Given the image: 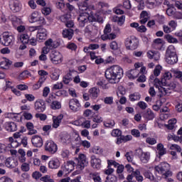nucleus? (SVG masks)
I'll use <instances>...</instances> for the list:
<instances>
[{
	"label": "nucleus",
	"instance_id": "obj_1",
	"mask_svg": "<svg viewBox=\"0 0 182 182\" xmlns=\"http://www.w3.org/2000/svg\"><path fill=\"white\" fill-rule=\"evenodd\" d=\"M105 77L111 83H119L123 77V69L119 65H113L105 71Z\"/></svg>",
	"mask_w": 182,
	"mask_h": 182
},
{
	"label": "nucleus",
	"instance_id": "obj_2",
	"mask_svg": "<svg viewBox=\"0 0 182 182\" xmlns=\"http://www.w3.org/2000/svg\"><path fill=\"white\" fill-rule=\"evenodd\" d=\"M68 164L76 166L80 170H83L89 164V161L86 159V155L81 154L77 158H75L74 161H69Z\"/></svg>",
	"mask_w": 182,
	"mask_h": 182
},
{
	"label": "nucleus",
	"instance_id": "obj_3",
	"mask_svg": "<svg viewBox=\"0 0 182 182\" xmlns=\"http://www.w3.org/2000/svg\"><path fill=\"white\" fill-rule=\"evenodd\" d=\"M0 43L4 46H12L15 43V37L9 32H4L0 37Z\"/></svg>",
	"mask_w": 182,
	"mask_h": 182
},
{
	"label": "nucleus",
	"instance_id": "obj_4",
	"mask_svg": "<svg viewBox=\"0 0 182 182\" xmlns=\"http://www.w3.org/2000/svg\"><path fill=\"white\" fill-rule=\"evenodd\" d=\"M38 74L41 76L37 83L33 85V89L35 90H38V89H41L42 87V85H43L44 82H46L47 76L49 73L44 70H40L38 71Z\"/></svg>",
	"mask_w": 182,
	"mask_h": 182
},
{
	"label": "nucleus",
	"instance_id": "obj_5",
	"mask_svg": "<svg viewBox=\"0 0 182 182\" xmlns=\"http://www.w3.org/2000/svg\"><path fill=\"white\" fill-rule=\"evenodd\" d=\"M50 60L54 65H59L63 62V56L60 52L53 50L50 54Z\"/></svg>",
	"mask_w": 182,
	"mask_h": 182
},
{
	"label": "nucleus",
	"instance_id": "obj_6",
	"mask_svg": "<svg viewBox=\"0 0 182 182\" xmlns=\"http://www.w3.org/2000/svg\"><path fill=\"white\" fill-rule=\"evenodd\" d=\"M125 46L129 50H134L139 47V40L127 38L125 41Z\"/></svg>",
	"mask_w": 182,
	"mask_h": 182
},
{
	"label": "nucleus",
	"instance_id": "obj_7",
	"mask_svg": "<svg viewBox=\"0 0 182 182\" xmlns=\"http://www.w3.org/2000/svg\"><path fill=\"white\" fill-rule=\"evenodd\" d=\"M136 155L140 156L139 159L141 163H144V164L149 163V160H150V152H143L141 149H137L136 151Z\"/></svg>",
	"mask_w": 182,
	"mask_h": 182
},
{
	"label": "nucleus",
	"instance_id": "obj_8",
	"mask_svg": "<svg viewBox=\"0 0 182 182\" xmlns=\"http://www.w3.org/2000/svg\"><path fill=\"white\" fill-rule=\"evenodd\" d=\"M9 8L14 14H16V12H19L21 11V9H22V4H21L20 1L11 0L9 3Z\"/></svg>",
	"mask_w": 182,
	"mask_h": 182
},
{
	"label": "nucleus",
	"instance_id": "obj_9",
	"mask_svg": "<svg viewBox=\"0 0 182 182\" xmlns=\"http://www.w3.org/2000/svg\"><path fill=\"white\" fill-rule=\"evenodd\" d=\"M79 26L85 28V25L89 22V14L84 12L80 14L77 17Z\"/></svg>",
	"mask_w": 182,
	"mask_h": 182
},
{
	"label": "nucleus",
	"instance_id": "obj_10",
	"mask_svg": "<svg viewBox=\"0 0 182 182\" xmlns=\"http://www.w3.org/2000/svg\"><path fill=\"white\" fill-rule=\"evenodd\" d=\"M69 107L72 112H76L80 110L82 105L76 98L71 99L69 102Z\"/></svg>",
	"mask_w": 182,
	"mask_h": 182
},
{
	"label": "nucleus",
	"instance_id": "obj_11",
	"mask_svg": "<svg viewBox=\"0 0 182 182\" xmlns=\"http://www.w3.org/2000/svg\"><path fill=\"white\" fill-rule=\"evenodd\" d=\"M45 150L51 154H55V153L58 151V145L52 141H47L46 143Z\"/></svg>",
	"mask_w": 182,
	"mask_h": 182
},
{
	"label": "nucleus",
	"instance_id": "obj_12",
	"mask_svg": "<svg viewBox=\"0 0 182 182\" xmlns=\"http://www.w3.org/2000/svg\"><path fill=\"white\" fill-rule=\"evenodd\" d=\"M152 48L156 50H164L166 49V47L164 46V41L161 38H156L154 40Z\"/></svg>",
	"mask_w": 182,
	"mask_h": 182
},
{
	"label": "nucleus",
	"instance_id": "obj_13",
	"mask_svg": "<svg viewBox=\"0 0 182 182\" xmlns=\"http://www.w3.org/2000/svg\"><path fill=\"white\" fill-rule=\"evenodd\" d=\"M88 21L90 22H98V23H103V18L99 14H95L91 11L88 14Z\"/></svg>",
	"mask_w": 182,
	"mask_h": 182
},
{
	"label": "nucleus",
	"instance_id": "obj_14",
	"mask_svg": "<svg viewBox=\"0 0 182 182\" xmlns=\"http://www.w3.org/2000/svg\"><path fill=\"white\" fill-rule=\"evenodd\" d=\"M34 109L38 113H43L45 110H46V104L45 101L40 100L39 101H36L34 104Z\"/></svg>",
	"mask_w": 182,
	"mask_h": 182
},
{
	"label": "nucleus",
	"instance_id": "obj_15",
	"mask_svg": "<svg viewBox=\"0 0 182 182\" xmlns=\"http://www.w3.org/2000/svg\"><path fill=\"white\" fill-rule=\"evenodd\" d=\"M77 71L75 70H70L68 73L63 77V82L64 85H69L72 82L73 75H76Z\"/></svg>",
	"mask_w": 182,
	"mask_h": 182
},
{
	"label": "nucleus",
	"instance_id": "obj_16",
	"mask_svg": "<svg viewBox=\"0 0 182 182\" xmlns=\"http://www.w3.org/2000/svg\"><path fill=\"white\" fill-rule=\"evenodd\" d=\"M155 170L158 173L163 174V173H166L168 170H170V164L166 162H161L158 166H155Z\"/></svg>",
	"mask_w": 182,
	"mask_h": 182
},
{
	"label": "nucleus",
	"instance_id": "obj_17",
	"mask_svg": "<svg viewBox=\"0 0 182 182\" xmlns=\"http://www.w3.org/2000/svg\"><path fill=\"white\" fill-rule=\"evenodd\" d=\"M31 143L34 147H38L41 149L43 146V139L39 135H34L32 136Z\"/></svg>",
	"mask_w": 182,
	"mask_h": 182
},
{
	"label": "nucleus",
	"instance_id": "obj_18",
	"mask_svg": "<svg viewBox=\"0 0 182 182\" xmlns=\"http://www.w3.org/2000/svg\"><path fill=\"white\" fill-rule=\"evenodd\" d=\"M4 161L8 168H15L18 166V160L14 157H9Z\"/></svg>",
	"mask_w": 182,
	"mask_h": 182
},
{
	"label": "nucleus",
	"instance_id": "obj_19",
	"mask_svg": "<svg viewBox=\"0 0 182 182\" xmlns=\"http://www.w3.org/2000/svg\"><path fill=\"white\" fill-rule=\"evenodd\" d=\"M90 164L91 166L94 168H96L97 170H100V168L102 167V160H100V159L96 158L95 156H92Z\"/></svg>",
	"mask_w": 182,
	"mask_h": 182
},
{
	"label": "nucleus",
	"instance_id": "obj_20",
	"mask_svg": "<svg viewBox=\"0 0 182 182\" xmlns=\"http://www.w3.org/2000/svg\"><path fill=\"white\" fill-rule=\"evenodd\" d=\"M31 21L32 23L38 22L39 25H44L45 23V18L39 16L35 12L31 14Z\"/></svg>",
	"mask_w": 182,
	"mask_h": 182
},
{
	"label": "nucleus",
	"instance_id": "obj_21",
	"mask_svg": "<svg viewBox=\"0 0 182 182\" xmlns=\"http://www.w3.org/2000/svg\"><path fill=\"white\" fill-rule=\"evenodd\" d=\"M88 93H90V99L92 100H96V98L99 97V95H100V90L96 87H94L89 90Z\"/></svg>",
	"mask_w": 182,
	"mask_h": 182
},
{
	"label": "nucleus",
	"instance_id": "obj_22",
	"mask_svg": "<svg viewBox=\"0 0 182 182\" xmlns=\"http://www.w3.org/2000/svg\"><path fill=\"white\" fill-rule=\"evenodd\" d=\"M60 45V44L59 43V42H58L57 41H53L52 38H49L45 42V46H47V48H49L50 50L56 49V48H58Z\"/></svg>",
	"mask_w": 182,
	"mask_h": 182
},
{
	"label": "nucleus",
	"instance_id": "obj_23",
	"mask_svg": "<svg viewBox=\"0 0 182 182\" xmlns=\"http://www.w3.org/2000/svg\"><path fill=\"white\" fill-rule=\"evenodd\" d=\"M125 21H126V16L123 15L119 17L117 16H114L112 18V22L117 23L118 26H123V25H124Z\"/></svg>",
	"mask_w": 182,
	"mask_h": 182
},
{
	"label": "nucleus",
	"instance_id": "obj_24",
	"mask_svg": "<svg viewBox=\"0 0 182 182\" xmlns=\"http://www.w3.org/2000/svg\"><path fill=\"white\" fill-rule=\"evenodd\" d=\"M142 116L144 117V119H146V120H153V119L156 117L154 112L150 108H148L146 111H144Z\"/></svg>",
	"mask_w": 182,
	"mask_h": 182
},
{
	"label": "nucleus",
	"instance_id": "obj_25",
	"mask_svg": "<svg viewBox=\"0 0 182 182\" xmlns=\"http://www.w3.org/2000/svg\"><path fill=\"white\" fill-rule=\"evenodd\" d=\"M6 130L7 132H16L18 130V125L16 123L11 122H6L5 124Z\"/></svg>",
	"mask_w": 182,
	"mask_h": 182
},
{
	"label": "nucleus",
	"instance_id": "obj_26",
	"mask_svg": "<svg viewBox=\"0 0 182 182\" xmlns=\"http://www.w3.org/2000/svg\"><path fill=\"white\" fill-rule=\"evenodd\" d=\"M26 127L28 131V136H32L33 134H36V133H38V131L35 129V126H33V123L31 122L26 123Z\"/></svg>",
	"mask_w": 182,
	"mask_h": 182
},
{
	"label": "nucleus",
	"instance_id": "obj_27",
	"mask_svg": "<svg viewBox=\"0 0 182 182\" xmlns=\"http://www.w3.org/2000/svg\"><path fill=\"white\" fill-rule=\"evenodd\" d=\"M9 18L11 22H12L13 26H14V28H16L18 25H22L23 23L22 20L15 15L10 16Z\"/></svg>",
	"mask_w": 182,
	"mask_h": 182
},
{
	"label": "nucleus",
	"instance_id": "obj_28",
	"mask_svg": "<svg viewBox=\"0 0 182 182\" xmlns=\"http://www.w3.org/2000/svg\"><path fill=\"white\" fill-rule=\"evenodd\" d=\"M63 119V114H60L58 117H53V127L54 129H58L60 123H62V119Z\"/></svg>",
	"mask_w": 182,
	"mask_h": 182
},
{
	"label": "nucleus",
	"instance_id": "obj_29",
	"mask_svg": "<svg viewBox=\"0 0 182 182\" xmlns=\"http://www.w3.org/2000/svg\"><path fill=\"white\" fill-rule=\"evenodd\" d=\"M74 31L72 28H65L63 31V37L70 41L73 38Z\"/></svg>",
	"mask_w": 182,
	"mask_h": 182
},
{
	"label": "nucleus",
	"instance_id": "obj_30",
	"mask_svg": "<svg viewBox=\"0 0 182 182\" xmlns=\"http://www.w3.org/2000/svg\"><path fill=\"white\" fill-rule=\"evenodd\" d=\"M173 77V75L170 72L165 73L161 77L162 86H167V80H170Z\"/></svg>",
	"mask_w": 182,
	"mask_h": 182
},
{
	"label": "nucleus",
	"instance_id": "obj_31",
	"mask_svg": "<svg viewBox=\"0 0 182 182\" xmlns=\"http://www.w3.org/2000/svg\"><path fill=\"white\" fill-rule=\"evenodd\" d=\"M166 60L168 65H174L175 63H177V62H178L177 54L166 56Z\"/></svg>",
	"mask_w": 182,
	"mask_h": 182
},
{
	"label": "nucleus",
	"instance_id": "obj_32",
	"mask_svg": "<svg viewBox=\"0 0 182 182\" xmlns=\"http://www.w3.org/2000/svg\"><path fill=\"white\" fill-rule=\"evenodd\" d=\"M46 36H48V33L46 30L42 27V28L38 31L37 37L40 41H45V39H46Z\"/></svg>",
	"mask_w": 182,
	"mask_h": 182
},
{
	"label": "nucleus",
	"instance_id": "obj_33",
	"mask_svg": "<svg viewBox=\"0 0 182 182\" xmlns=\"http://www.w3.org/2000/svg\"><path fill=\"white\" fill-rule=\"evenodd\" d=\"M156 149L160 157H161V156H164V154L167 153V151L166 150V148H164V145H163V144H158Z\"/></svg>",
	"mask_w": 182,
	"mask_h": 182
},
{
	"label": "nucleus",
	"instance_id": "obj_34",
	"mask_svg": "<svg viewBox=\"0 0 182 182\" xmlns=\"http://www.w3.org/2000/svg\"><path fill=\"white\" fill-rule=\"evenodd\" d=\"M18 39H20L23 45L29 43V36L27 33L20 35Z\"/></svg>",
	"mask_w": 182,
	"mask_h": 182
},
{
	"label": "nucleus",
	"instance_id": "obj_35",
	"mask_svg": "<svg viewBox=\"0 0 182 182\" xmlns=\"http://www.w3.org/2000/svg\"><path fill=\"white\" fill-rule=\"evenodd\" d=\"M129 79H136L139 76V70L136 69L131 70L127 75Z\"/></svg>",
	"mask_w": 182,
	"mask_h": 182
},
{
	"label": "nucleus",
	"instance_id": "obj_36",
	"mask_svg": "<svg viewBox=\"0 0 182 182\" xmlns=\"http://www.w3.org/2000/svg\"><path fill=\"white\" fill-rule=\"evenodd\" d=\"M156 89L159 90V96L160 97H163V96H166L168 93V89L166 87H161V85H159V87H156Z\"/></svg>",
	"mask_w": 182,
	"mask_h": 182
},
{
	"label": "nucleus",
	"instance_id": "obj_37",
	"mask_svg": "<svg viewBox=\"0 0 182 182\" xmlns=\"http://www.w3.org/2000/svg\"><path fill=\"white\" fill-rule=\"evenodd\" d=\"M172 55H177V54L176 53V48H174V46L171 45L166 49V57L171 56Z\"/></svg>",
	"mask_w": 182,
	"mask_h": 182
},
{
	"label": "nucleus",
	"instance_id": "obj_38",
	"mask_svg": "<svg viewBox=\"0 0 182 182\" xmlns=\"http://www.w3.org/2000/svg\"><path fill=\"white\" fill-rule=\"evenodd\" d=\"M171 73L173 75V77L178 79L182 83V72L178 70H171Z\"/></svg>",
	"mask_w": 182,
	"mask_h": 182
},
{
	"label": "nucleus",
	"instance_id": "obj_39",
	"mask_svg": "<svg viewBox=\"0 0 182 182\" xmlns=\"http://www.w3.org/2000/svg\"><path fill=\"white\" fill-rule=\"evenodd\" d=\"M164 39H166L168 43H178V40L170 34L165 35Z\"/></svg>",
	"mask_w": 182,
	"mask_h": 182
},
{
	"label": "nucleus",
	"instance_id": "obj_40",
	"mask_svg": "<svg viewBox=\"0 0 182 182\" xmlns=\"http://www.w3.org/2000/svg\"><path fill=\"white\" fill-rule=\"evenodd\" d=\"M134 177H135L136 181L143 182V176L141 175L139 169L135 170L132 172Z\"/></svg>",
	"mask_w": 182,
	"mask_h": 182
},
{
	"label": "nucleus",
	"instance_id": "obj_41",
	"mask_svg": "<svg viewBox=\"0 0 182 182\" xmlns=\"http://www.w3.org/2000/svg\"><path fill=\"white\" fill-rule=\"evenodd\" d=\"M60 166V164H59V161L58 159L50 161L48 163V167L50 168H58Z\"/></svg>",
	"mask_w": 182,
	"mask_h": 182
},
{
	"label": "nucleus",
	"instance_id": "obj_42",
	"mask_svg": "<svg viewBox=\"0 0 182 182\" xmlns=\"http://www.w3.org/2000/svg\"><path fill=\"white\" fill-rule=\"evenodd\" d=\"M130 102H136V100H139L141 95L139 92H134L133 94L129 95V96Z\"/></svg>",
	"mask_w": 182,
	"mask_h": 182
},
{
	"label": "nucleus",
	"instance_id": "obj_43",
	"mask_svg": "<svg viewBox=\"0 0 182 182\" xmlns=\"http://www.w3.org/2000/svg\"><path fill=\"white\" fill-rule=\"evenodd\" d=\"M114 124H116V122H114V120L113 119H107V121L104 122V126L109 129L114 127Z\"/></svg>",
	"mask_w": 182,
	"mask_h": 182
},
{
	"label": "nucleus",
	"instance_id": "obj_44",
	"mask_svg": "<svg viewBox=\"0 0 182 182\" xmlns=\"http://www.w3.org/2000/svg\"><path fill=\"white\" fill-rule=\"evenodd\" d=\"M60 107H62V105L59 101H53L50 105V108L53 109V110L59 109Z\"/></svg>",
	"mask_w": 182,
	"mask_h": 182
},
{
	"label": "nucleus",
	"instance_id": "obj_45",
	"mask_svg": "<svg viewBox=\"0 0 182 182\" xmlns=\"http://www.w3.org/2000/svg\"><path fill=\"white\" fill-rule=\"evenodd\" d=\"M144 176L146 178H149V180H151V181H154V175L151 173L149 171H145L144 172Z\"/></svg>",
	"mask_w": 182,
	"mask_h": 182
},
{
	"label": "nucleus",
	"instance_id": "obj_46",
	"mask_svg": "<svg viewBox=\"0 0 182 182\" xmlns=\"http://www.w3.org/2000/svg\"><path fill=\"white\" fill-rule=\"evenodd\" d=\"M114 172V169L110 168V161H108L107 169L105 171V174H107V176H110L111 174H113Z\"/></svg>",
	"mask_w": 182,
	"mask_h": 182
},
{
	"label": "nucleus",
	"instance_id": "obj_47",
	"mask_svg": "<svg viewBox=\"0 0 182 182\" xmlns=\"http://www.w3.org/2000/svg\"><path fill=\"white\" fill-rule=\"evenodd\" d=\"M70 19V14H63L60 16V20L61 21V22H63L64 23H66Z\"/></svg>",
	"mask_w": 182,
	"mask_h": 182
},
{
	"label": "nucleus",
	"instance_id": "obj_48",
	"mask_svg": "<svg viewBox=\"0 0 182 182\" xmlns=\"http://www.w3.org/2000/svg\"><path fill=\"white\" fill-rule=\"evenodd\" d=\"M111 134L113 137H120L122 136V130L119 129H113Z\"/></svg>",
	"mask_w": 182,
	"mask_h": 182
},
{
	"label": "nucleus",
	"instance_id": "obj_49",
	"mask_svg": "<svg viewBox=\"0 0 182 182\" xmlns=\"http://www.w3.org/2000/svg\"><path fill=\"white\" fill-rule=\"evenodd\" d=\"M23 117L26 120H32L33 119V115L26 111L23 112Z\"/></svg>",
	"mask_w": 182,
	"mask_h": 182
},
{
	"label": "nucleus",
	"instance_id": "obj_50",
	"mask_svg": "<svg viewBox=\"0 0 182 182\" xmlns=\"http://www.w3.org/2000/svg\"><path fill=\"white\" fill-rule=\"evenodd\" d=\"M35 117H36V119H40V120H41L42 122H45V120L48 119V116H46V114L37 113L36 114Z\"/></svg>",
	"mask_w": 182,
	"mask_h": 182
},
{
	"label": "nucleus",
	"instance_id": "obj_51",
	"mask_svg": "<svg viewBox=\"0 0 182 182\" xmlns=\"http://www.w3.org/2000/svg\"><path fill=\"white\" fill-rule=\"evenodd\" d=\"M41 181L43 182H55V181L50 178V176L46 175L40 178Z\"/></svg>",
	"mask_w": 182,
	"mask_h": 182
},
{
	"label": "nucleus",
	"instance_id": "obj_52",
	"mask_svg": "<svg viewBox=\"0 0 182 182\" xmlns=\"http://www.w3.org/2000/svg\"><path fill=\"white\" fill-rule=\"evenodd\" d=\"M105 182H117V178L116 176L110 175L109 176H107Z\"/></svg>",
	"mask_w": 182,
	"mask_h": 182
},
{
	"label": "nucleus",
	"instance_id": "obj_53",
	"mask_svg": "<svg viewBox=\"0 0 182 182\" xmlns=\"http://www.w3.org/2000/svg\"><path fill=\"white\" fill-rule=\"evenodd\" d=\"M66 48L67 49H70V50H76L77 46H76L75 43H68Z\"/></svg>",
	"mask_w": 182,
	"mask_h": 182
},
{
	"label": "nucleus",
	"instance_id": "obj_54",
	"mask_svg": "<svg viewBox=\"0 0 182 182\" xmlns=\"http://www.w3.org/2000/svg\"><path fill=\"white\" fill-rule=\"evenodd\" d=\"M146 143L150 144L151 146H153L154 144H156V143H157V140H156V139L154 138L147 137L146 139Z\"/></svg>",
	"mask_w": 182,
	"mask_h": 182
},
{
	"label": "nucleus",
	"instance_id": "obj_55",
	"mask_svg": "<svg viewBox=\"0 0 182 182\" xmlns=\"http://www.w3.org/2000/svg\"><path fill=\"white\" fill-rule=\"evenodd\" d=\"M110 49L112 50H117L119 49V45L117 44V42L112 41L109 44Z\"/></svg>",
	"mask_w": 182,
	"mask_h": 182
},
{
	"label": "nucleus",
	"instance_id": "obj_56",
	"mask_svg": "<svg viewBox=\"0 0 182 182\" xmlns=\"http://www.w3.org/2000/svg\"><path fill=\"white\" fill-rule=\"evenodd\" d=\"M41 12L43 15L48 16L52 12V10L49 7H43L41 9Z\"/></svg>",
	"mask_w": 182,
	"mask_h": 182
},
{
	"label": "nucleus",
	"instance_id": "obj_57",
	"mask_svg": "<svg viewBox=\"0 0 182 182\" xmlns=\"http://www.w3.org/2000/svg\"><path fill=\"white\" fill-rule=\"evenodd\" d=\"M137 106H139V107H140V109H141L142 110H146V109H147V103L143 101L139 102L137 103Z\"/></svg>",
	"mask_w": 182,
	"mask_h": 182
},
{
	"label": "nucleus",
	"instance_id": "obj_58",
	"mask_svg": "<svg viewBox=\"0 0 182 182\" xmlns=\"http://www.w3.org/2000/svg\"><path fill=\"white\" fill-rule=\"evenodd\" d=\"M104 103L105 105H113V97H106L104 99Z\"/></svg>",
	"mask_w": 182,
	"mask_h": 182
},
{
	"label": "nucleus",
	"instance_id": "obj_59",
	"mask_svg": "<svg viewBox=\"0 0 182 182\" xmlns=\"http://www.w3.org/2000/svg\"><path fill=\"white\" fill-rule=\"evenodd\" d=\"M93 153H95V154H103V149H100V147L99 146H95L93 149H92Z\"/></svg>",
	"mask_w": 182,
	"mask_h": 182
},
{
	"label": "nucleus",
	"instance_id": "obj_60",
	"mask_svg": "<svg viewBox=\"0 0 182 182\" xmlns=\"http://www.w3.org/2000/svg\"><path fill=\"white\" fill-rule=\"evenodd\" d=\"M131 134L134 136V137H140V131L139 129H132Z\"/></svg>",
	"mask_w": 182,
	"mask_h": 182
},
{
	"label": "nucleus",
	"instance_id": "obj_61",
	"mask_svg": "<svg viewBox=\"0 0 182 182\" xmlns=\"http://www.w3.org/2000/svg\"><path fill=\"white\" fill-rule=\"evenodd\" d=\"M161 66L157 65L154 70V76H159L161 73Z\"/></svg>",
	"mask_w": 182,
	"mask_h": 182
},
{
	"label": "nucleus",
	"instance_id": "obj_62",
	"mask_svg": "<svg viewBox=\"0 0 182 182\" xmlns=\"http://www.w3.org/2000/svg\"><path fill=\"white\" fill-rule=\"evenodd\" d=\"M22 171H29V164L28 163H23L21 167Z\"/></svg>",
	"mask_w": 182,
	"mask_h": 182
},
{
	"label": "nucleus",
	"instance_id": "obj_63",
	"mask_svg": "<svg viewBox=\"0 0 182 182\" xmlns=\"http://www.w3.org/2000/svg\"><path fill=\"white\" fill-rule=\"evenodd\" d=\"M66 28H75V22L70 19L66 23H65Z\"/></svg>",
	"mask_w": 182,
	"mask_h": 182
},
{
	"label": "nucleus",
	"instance_id": "obj_64",
	"mask_svg": "<svg viewBox=\"0 0 182 182\" xmlns=\"http://www.w3.org/2000/svg\"><path fill=\"white\" fill-rule=\"evenodd\" d=\"M0 182H14V181L8 176H2L0 178Z\"/></svg>",
	"mask_w": 182,
	"mask_h": 182
}]
</instances>
